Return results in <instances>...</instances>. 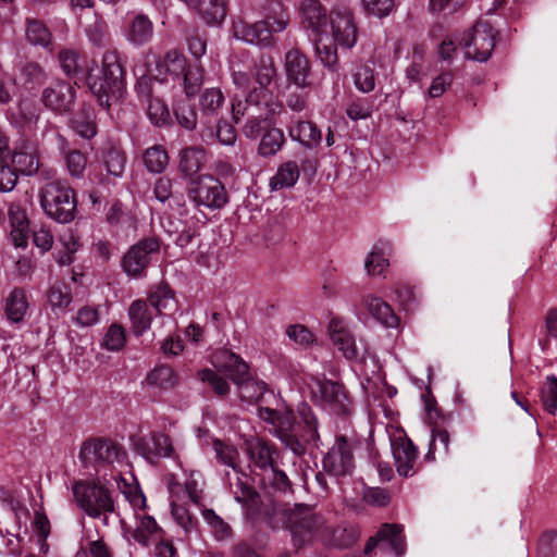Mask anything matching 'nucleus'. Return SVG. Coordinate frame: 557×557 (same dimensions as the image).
<instances>
[{
    "mask_svg": "<svg viewBox=\"0 0 557 557\" xmlns=\"http://www.w3.org/2000/svg\"><path fill=\"white\" fill-rule=\"evenodd\" d=\"M299 419L295 423L293 412L284 410L278 414V421L273 422L270 426V430L295 455H302L306 450V445L318 447L320 441L318 420L310 407L304 405L299 408Z\"/></svg>",
    "mask_w": 557,
    "mask_h": 557,
    "instance_id": "nucleus-1",
    "label": "nucleus"
},
{
    "mask_svg": "<svg viewBox=\"0 0 557 557\" xmlns=\"http://www.w3.org/2000/svg\"><path fill=\"white\" fill-rule=\"evenodd\" d=\"M286 527L293 543L301 548L313 543L346 544L348 541L335 540L329 532V524L322 515L305 504H295L284 510Z\"/></svg>",
    "mask_w": 557,
    "mask_h": 557,
    "instance_id": "nucleus-2",
    "label": "nucleus"
},
{
    "mask_svg": "<svg viewBox=\"0 0 557 557\" xmlns=\"http://www.w3.org/2000/svg\"><path fill=\"white\" fill-rule=\"evenodd\" d=\"M125 71L116 50H108L102 57V67H88L86 82L99 104L109 108L112 100L121 97Z\"/></svg>",
    "mask_w": 557,
    "mask_h": 557,
    "instance_id": "nucleus-3",
    "label": "nucleus"
},
{
    "mask_svg": "<svg viewBox=\"0 0 557 557\" xmlns=\"http://www.w3.org/2000/svg\"><path fill=\"white\" fill-rule=\"evenodd\" d=\"M39 202L44 213L59 222L70 223L76 213V195L65 182H49L39 191Z\"/></svg>",
    "mask_w": 557,
    "mask_h": 557,
    "instance_id": "nucleus-4",
    "label": "nucleus"
},
{
    "mask_svg": "<svg viewBox=\"0 0 557 557\" xmlns=\"http://www.w3.org/2000/svg\"><path fill=\"white\" fill-rule=\"evenodd\" d=\"M76 505L91 518L104 516L115 510V505L110 491L95 481H77L72 487Z\"/></svg>",
    "mask_w": 557,
    "mask_h": 557,
    "instance_id": "nucleus-5",
    "label": "nucleus"
},
{
    "mask_svg": "<svg viewBox=\"0 0 557 557\" xmlns=\"http://www.w3.org/2000/svg\"><path fill=\"white\" fill-rule=\"evenodd\" d=\"M246 403L255 406V414L267 425L277 422L282 412L275 407L280 403L278 396L268 384L258 377L251 376L246 370Z\"/></svg>",
    "mask_w": 557,
    "mask_h": 557,
    "instance_id": "nucleus-6",
    "label": "nucleus"
},
{
    "mask_svg": "<svg viewBox=\"0 0 557 557\" xmlns=\"http://www.w3.org/2000/svg\"><path fill=\"white\" fill-rule=\"evenodd\" d=\"M335 45L351 49L357 44L358 27L352 10L347 5H334L329 13L327 33Z\"/></svg>",
    "mask_w": 557,
    "mask_h": 557,
    "instance_id": "nucleus-7",
    "label": "nucleus"
},
{
    "mask_svg": "<svg viewBox=\"0 0 557 557\" xmlns=\"http://www.w3.org/2000/svg\"><path fill=\"white\" fill-rule=\"evenodd\" d=\"M467 59L484 62L495 47V32L487 22L476 23L458 42Z\"/></svg>",
    "mask_w": 557,
    "mask_h": 557,
    "instance_id": "nucleus-8",
    "label": "nucleus"
},
{
    "mask_svg": "<svg viewBox=\"0 0 557 557\" xmlns=\"http://www.w3.org/2000/svg\"><path fill=\"white\" fill-rule=\"evenodd\" d=\"M162 66L166 69L170 76L176 79L183 87L187 97H193L202 84L200 71L196 67H188L185 57L178 51L166 53Z\"/></svg>",
    "mask_w": 557,
    "mask_h": 557,
    "instance_id": "nucleus-9",
    "label": "nucleus"
},
{
    "mask_svg": "<svg viewBox=\"0 0 557 557\" xmlns=\"http://www.w3.org/2000/svg\"><path fill=\"white\" fill-rule=\"evenodd\" d=\"M275 16H269L264 21L256 22L246 27V42L256 46H269L274 33L283 32L288 23V14L281 3L275 4Z\"/></svg>",
    "mask_w": 557,
    "mask_h": 557,
    "instance_id": "nucleus-10",
    "label": "nucleus"
},
{
    "mask_svg": "<svg viewBox=\"0 0 557 557\" xmlns=\"http://www.w3.org/2000/svg\"><path fill=\"white\" fill-rule=\"evenodd\" d=\"M160 249V243L154 237H148L135 244L125 253L122 267L127 275L140 277L150 263L151 256Z\"/></svg>",
    "mask_w": 557,
    "mask_h": 557,
    "instance_id": "nucleus-11",
    "label": "nucleus"
},
{
    "mask_svg": "<svg viewBox=\"0 0 557 557\" xmlns=\"http://www.w3.org/2000/svg\"><path fill=\"white\" fill-rule=\"evenodd\" d=\"M213 447L219 461L232 470V472L227 471L225 473L226 480L230 487L233 490L235 499L238 503H243L244 482L242 481L239 454L237 449L233 445L226 444L220 440L214 441Z\"/></svg>",
    "mask_w": 557,
    "mask_h": 557,
    "instance_id": "nucleus-12",
    "label": "nucleus"
},
{
    "mask_svg": "<svg viewBox=\"0 0 557 557\" xmlns=\"http://www.w3.org/2000/svg\"><path fill=\"white\" fill-rule=\"evenodd\" d=\"M134 518L135 524L121 520L123 535L129 543L136 542L147 546L161 540L163 531L153 517L136 511Z\"/></svg>",
    "mask_w": 557,
    "mask_h": 557,
    "instance_id": "nucleus-13",
    "label": "nucleus"
},
{
    "mask_svg": "<svg viewBox=\"0 0 557 557\" xmlns=\"http://www.w3.org/2000/svg\"><path fill=\"white\" fill-rule=\"evenodd\" d=\"M189 197L197 206L207 208H221L226 202L224 187L210 175L201 176L193 183Z\"/></svg>",
    "mask_w": 557,
    "mask_h": 557,
    "instance_id": "nucleus-14",
    "label": "nucleus"
},
{
    "mask_svg": "<svg viewBox=\"0 0 557 557\" xmlns=\"http://www.w3.org/2000/svg\"><path fill=\"white\" fill-rule=\"evenodd\" d=\"M322 463L323 469L334 476L350 474L354 469L351 444L344 436L337 437L331 450L323 457Z\"/></svg>",
    "mask_w": 557,
    "mask_h": 557,
    "instance_id": "nucleus-15",
    "label": "nucleus"
},
{
    "mask_svg": "<svg viewBox=\"0 0 557 557\" xmlns=\"http://www.w3.org/2000/svg\"><path fill=\"white\" fill-rule=\"evenodd\" d=\"M330 339L334 347L347 359L358 361L362 359L356 345L355 336L341 318L334 317L327 325Z\"/></svg>",
    "mask_w": 557,
    "mask_h": 557,
    "instance_id": "nucleus-16",
    "label": "nucleus"
},
{
    "mask_svg": "<svg viewBox=\"0 0 557 557\" xmlns=\"http://www.w3.org/2000/svg\"><path fill=\"white\" fill-rule=\"evenodd\" d=\"M401 533L403 527L398 524H383L375 536L370 537L367 542L364 554L369 555L375 547L380 546L381 549H392L397 557H401L406 549Z\"/></svg>",
    "mask_w": 557,
    "mask_h": 557,
    "instance_id": "nucleus-17",
    "label": "nucleus"
},
{
    "mask_svg": "<svg viewBox=\"0 0 557 557\" xmlns=\"http://www.w3.org/2000/svg\"><path fill=\"white\" fill-rule=\"evenodd\" d=\"M136 451L147 460L154 458H171L174 456V447L170 437L160 432H151L140 436L134 442Z\"/></svg>",
    "mask_w": 557,
    "mask_h": 557,
    "instance_id": "nucleus-18",
    "label": "nucleus"
},
{
    "mask_svg": "<svg viewBox=\"0 0 557 557\" xmlns=\"http://www.w3.org/2000/svg\"><path fill=\"white\" fill-rule=\"evenodd\" d=\"M246 521L251 520L260 524H264L271 529H275L274 517L276 508L270 498H261V496L246 486Z\"/></svg>",
    "mask_w": 557,
    "mask_h": 557,
    "instance_id": "nucleus-19",
    "label": "nucleus"
},
{
    "mask_svg": "<svg viewBox=\"0 0 557 557\" xmlns=\"http://www.w3.org/2000/svg\"><path fill=\"white\" fill-rule=\"evenodd\" d=\"M329 15L318 0H304L300 5V24L313 37L326 36Z\"/></svg>",
    "mask_w": 557,
    "mask_h": 557,
    "instance_id": "nucleus-20",
    "label": "nucleus"
},
{
    "mask_svg": "<svg viewBox=\"0 0 557 557\" xmlns=\"http://www.w3.org/2000/svg\"><path fill=\"white\" fill-rule=\"evenodd\" d=\"M312 393L322 405L329 407L334 413L348 412V400L341 385L329 380H318Z\"/></svg>",
    "mask_w": 557,
    "mask_h": 557,
    "instance_id": "nucleus-21",
    "label": "nucleus"
},
{
    "mask_svg": "<svg viewBox=\"0 0 557 557\" xmlns=\"http://www.w3.org/2000/svg\"><path fill=\"white\" fill-rule=\"evenodd\" d=\"M177 384V376L170 366H157L150 370L141 382L143 387L153 396H160Z\"/></svg>",
    "mask_w": 557,
    "mask_h": 557,
    "instance_id": "nucleus-22",
    "label": "nucleus"
},
{
    "mask_svg": "<svg viewBox=\"0 0 557 557\" xmlns=\"http://www.w3.org/2000/svg\"><path fill=\"white\" fill-rule=\"evenodd\" d=\"M392 451L397 472L401 476L414 474L418 449L409 438L398 437L392 442Z\"/></svg>",
    "mask_w": 557,
    "mask_h": 557,
    "instance_id": "nucleus-23",
    "label": "nucleus"
},
{
    "mask_svg": "<svg viewBox=\"0 0 557 557\" xmlns=\"http://www.w3.org/2000/svg\"><path fill=\"white\" fill-rule=\"evenodd\" d=\"M361 306L383 326L394 329L399 325V318L395 314L391 305L383 298L373 294H366L361 297Z\"/></svg>",
    "mask_w": 557,
    "mask_h": 557,
    "instance_id": "nucleus-24",
    "label": "nucleus"
},
{
    "mask_svg": "<svg viewBox=\"0 0 557 557\" xmlns=\"http://www.w3.org/2000/svg\"><path fill=\"white\" fill-rule=\"evenodd\" d=\"M8 218L10 223V240L15 247H26L29 236V221L25 209L20 203L12 202L8 208Z\"/></svg>",
    "mask_w": 557,
    "mask_h": 557,
    "instance_id": "nucleus-25",
    "label": "nucleus"
},
{
    "mask_svg": "<svg viewBox=\"0 0 557 557\" xmlns=\"http://www.w3.org/2000/svg\"><path fill=\"white\" fill-rule=\"evenodd\" d=\"M124 35L132 46H145L150 42L153 37V23L147 15L136 13L128 18Z\"/></svg>",
    "mask_w": 557,
    "mask_h": 557,
    "instance_id": "nucleus-26",
    "label": "nucleus"
},
{
    "mask_svg": "<svg viewBox=\"0 0 557 557\" xmlns=\"http://www.w3.org/2000/svg\"><path fill=\"white\" fill-rule=\"evenodd\" d=\"M74 98L73 87L65 82H57L45 88L42 92L44 104L55 112L66 111Z\"/></svg>",
    "mask_w": 557,
    "mask_h": 557,
    "instance_id": "nucleus-27",
    "label": "nucleus"
},
{
    "mask_svg": "<svg viewBox=\"0 0 557 557\" xmlns=\"http://www.w3.org/2000/svg\"><path fill=\"white\" fill-rule=\"evenodd\" d=\"M285 70L287 79L298 87L309 85V61L298 49L289 50L285 55Z\"/></svg>",
    "mask_w": 557,
    "mask_h": 557,
    "instance_id": "nucleus-28",
    "label": "nucleus"
},
{
    "mask_svg": "<svg viewBox=\"0 0 557 557\" xmlns=\"http://www.w3.org/2000/svg\"><path fill=\"white\" fill-rule=\"evenodd\" d=\"M114 456L115 448L99 438L84 442L79 450V459L86 467L109 462Z\"/></svg>",
    "mask_w": 557,
    "mask_h": 557,
    "instance_id": "nucleus-29",
    "label": "nucleus"
},
{
    "mask_svg": "<svg viewBox=\"0 0 557 557\" xmlns=\"http://www.w3.org/2000/svg\"><path fill=\"white\" fill-rule=\"evenodd\" d=\"M149 305L158 315L171 320L172 314L178 309V304L173 290L166 285H159L148 296Z\"/></svg>",
    "mask_w": 557,
    "mask_h": 557,
    "instance_id": "nucleus-30",
    "label": "nucleus"
},
{
    "mask_svg": "<svg viewBox=\"0 0 557 557\" xmlns=\"http://www.w3.org/2000/svg\"><path fill=\"white\" fill-rule=\"evenodd\" d=\"M212 363L216 368L218 372H223L235 384H242V368L244 367V363L238 356L228 350H220L214 354Z\"/></svg>",
    "mask_w": 557,
    "mask_h": 557,
    "instance_id": "nucleus-31",
    "label": "nucleus"
},
{
    "mask_svg": "<svg viewBox=\"0 0 557 557\" xmlns=\"http://www.w3.org/2000/svg\"><path fill=\"white\" fill-rule=\"evenodd\" d=\"M288 134L295 141L307 148H314L321 141V131L310 121H296L288 126Z\"/></svg>",
    "mask_w": 557,
    "mask_h": 557,
    "instance_id": "nucleus-32",
    "label": "nucleus"
},
{
    "mask_svg": "<svg viewBox=\"0 0 557 557\" xmlns=\"http://www.w3.org/2000/svg\"><path fill=\"white\" fill-rule=\"evenodd\" d=\"M300 175L299 166L295 161L282 163L275 174L270 178L269 186L271 190H281L293 187Z\"/></svg>",
    "mask_w": 557,
    "mask_h": 557,
    "instance_id": "nucleus-33",
    "label": "nucleus"
},
{
    "mask_svg": "<svg viewBox=\"0 0 557 557\" xmlns=\"http://www.w3.org/2000/svg\"><path fill=\"white\" fill-rule=\"evenodd\" d=\"M391 245L387 242H379L375 244L366 259V271L369 275H382L389 265L387 255Z\"/></svg>",
    "mask_w": 557,
    "mask_h": 557,
    "instance_id": "nucleus-34",
    "label": "nucleus"
},
{
    "mask_svg": "<svg viewBox=\"0 0 557 557\" xmlns=\"http://www.w3.org/2000/svg\"><path fill=\"white\" fill-rule=\"evenodd\" d=\"M246 450L253 467L262 472L273 466V450L265 442L259 438L246 441Z\"/></svg>",
    "mask_w": 557,
    "mask_h": 557,
    "instance_id": "nucleus-35",
    "label": "nucleus"
},
{
    "mask_svg": "<svg viewBox=\"0 0 557 557\" xmlns=\"http://www.w3.org/2000/svg\"><path fill=\"white\" fill-rule=\"evenodd\" d=\"M28 307L25 290L16 287L11 290L5 299L7 318L13 323H18L25 318Z\"/></svg>",
    "mask_w": 557,
    "mask_h": 557,
    "instance_id": "nucleus-36",
    "label": "nucleus"
},
{
    "mask_svg": "<svg viewBox=\"0 0 557 557\" xmlns=\"http://www.w3.org/2000/svg\"><path fill=\"white\" fill-rule=\"evenodd\" d=\"M128 317L135 335L144 334L151 325L152 313L148 304L143 299H136L128 308Z\"/></svg>",
    "mask_w": 557,
    "mask_h": 557,
    "instance_id": "nucleus-37",
    "label": "nucleus"
},
{
    "mask_svg": "<svg viewBox=\"0 0 557 557\" xmlns=\"http://www.w3.org/2000/svg\"><path fill=\"white\" fill-rule=\"evenodd\" d=\"M206 162L205 150L200 147H188L180 154V171L191 176L198 173Z\"/></svg>",
    "mask_w": 557,
    "mask_h": 557,
    "instance_id": "nucleus-38",
    "label": "nucleus"
},
{
    "mask_svg": "<svg viewBox=\"0 0 557 557\" xmlns=\"http://www.w3.org/2000/svg\"><path fill=\"white\" fill-rule=\"evenodd\" d=\"M146 169L151 173H162L169 164V154L161 145H154L143 153Z\"/></svg>",
    "mask_w": 557,
    "mask_h": 557,
    "instance_id": "nucleus-39",
    "label": "nucleus"
},
{
    "mask_svg": "<svg viewBox=\"0 0 557 557\" xmlns=\"http://www.w3.org/2000/svg\"><path fill=\"white\" fill-rule=\"evenodd\" d=\"M251 75L261 88L269 86L276 76V69L270 55L262 54L255 61Z\"/></svg>",
    "mask_w": 557,
    "mask_h": 557,
    "instance_id": "nucleus-40",
    "label": "nucleus"
},
{
    "mask_svg": "<svg viewBox=\"0 0 557 557\" xmlns=\"http://www.w3.org/2000/svg\"><path fill=\"white\" fill-rule=\"evenodd\" d=\"M12 164L16 174L34 175L39 170V159L35 151L15 150Z\"/></svg>",
    "mask_w": 557,
    "mask_h": 557,
    "instance_id": "nucleus-41",
    "label": "nucleus"
},
{
    "mask_svg": "<svg viewBox=\"0 0 557 557\" xmlns=\"http://www.w3.org/2000/svg\"><path fill=\"white\" fill-rule=\"evenodd\" d=\"M284 143V133L280 128H271L262 135L258 152L263 157L274 156L282 149Z\"/></svg>",
    "mask_w": 557,
    "mask_h": 557,
    "instance_id": "nucleus-42",
    "label": "nucleus"
},
{
    "mask_svg": "<svg viewBox=\"0 0 557 557\" xmlns=\"http://www.w3.org/2000/svg\"><path fill=\"white\" fill-rule=\"evenodd\" d=\"M355 87L363 94H369L375 88V72L373 64L366 63L356 67L352 73Z\"/></svg>",
    "mask_w": 557,
    "mask_h": 557,
    "instance_id": "nucleus-43",
    "label": "nucleus"
},
{
    "mask_svg": "<svg viewBox=\"0 0 557 557\" xmlns=\"http://www.w3.org/2000/svg\"><path fill=\"white\" fill-rule=\"evenodd\" d=\"M161 226L169 234L175 236L174 243L180 247L187 246L195 236V232L186 228L181 222H174L171 218L161 219Z\"/></svg>",
    "mask_w": 557,
    "mask_h": 557,
    "instance_id": "nucleus-44",
    "label": "nucleus"
},
{
    "mask_svg": "<svg viewBox=\"0 0 557 557\" xmlns=\"http://www.w3.org/2000/svg\"><path fill=\"white\" fill-rule=\"evenodd\" d=\"M224 102V96L219 88H208L200 96L199 107L203 115L214 116Z\"/></svg>",
    "mask_w": 557,
    "mask_h": 557,
    "instance_id": "nucleus-45",
    "label": "nucleus"
},
{
    "mask_svg": "<svg viewBox=\"0 0 557 557\" xmlns=\"http://www.w3.org/2000/svg\"><path fill=\"white\" fill-rule=\"evenodd\" d=\"M236 137L235 128L226 122L220 123L218 125L216 132H214L212 128H206L201 132V138L206 143H213L216 139L225 146L233 145L236 140Z\"/></svg>",
    "mask_w": 557,
    "mask_h": 557,
    "instance_id": "nucleus-46",
    "label": "nucleus"
},
{
    "mask_svg": "<svg viewBox=\"0 0 557 557\" xmlns=\"http://www.w3.org/2000/svg\"><path fill=\"white\" fill-rule=\"evenodd\" d=\"M337 45L330 44L325 45L323 42V36L314 37V48L318 58L320 61L330 69L331 71H336L338 67V55H337Z\"/></svg>",
    "mask_w": 557,
    "mask_h": 557,
    "instance_id": "nucleus-47",
    "label": "nucleus"
},
{
    "mask_svg": "<svg viewBox=\"0 0 557 557\" xmlns=\"http://www.w3.org/2000/svg\"><path fill=\"white\" fill-rule=\"evenodd\" d=\"M193 8L199 11L208 24H220L225 16L224 5L218 0H201L199 5Z\"/></svg>",
    "mask_w": 557,
    "mask_h": 557,
    "instance_id": "nucleus-48",
    "label": "nucleus"
},
{
    "mask_svg": "<svg viewBox=\"0 0 557 557\" xmlns=\"http://www.w3.org/2000/svg\"><path fill=\"white\" fill-rule=\"evenodd\" d=\"M26 39L32 45L46 48L51 44V33L41 22L29 21L26 27Z\"/></svg>",
    "mask_w": 557,
    "mask_h": 557,
    "instance_id": "nucleus-49",
    "label": "nucleus"
},
{
    "mask_svg": "<svg viewBox=\"0 0 557 557\" xmlns=\"http://www.w3.org/2000/svg\"><path fill=\"white\" fill-rule=\"evenodd\" d=\"M201 515L203 520L210 527L215 540L223 541L230 536V527L212 509L205 508L201 510Z\"/></svg>",
    "mask_w": 557,
    "mask_h": 557,
    "instance_id": "nucleus-50",
    "label": "nucleus"
},
{
    "mask_svg": "<svg viewBox=\"0 0 557 557\" xmlns=\"http://www.w3.org/2000/svg\"><path fill=\"white\" fill-rule=\"evenodd\" d=\"M449 433L446 430H433L429 449L428 453L425 454V459L431 461L435 460L436 451L446 455L449 449Z\"/></svg>",
    "mask_w": 557,
    "mask_h": 557,
    "instance_id": "nucleus-51",
    "label": "nucleus"
},
{
    "mask_svg": "<svg viewBox=\"0 0 557 557\" xmlns=\"http://www.w3.org/2000/svg\"><path fill=\"white\" fill-rule=\"evenodd\" d=\"M71 301L72 296L65 284L57 283L48 292V302L53 310H64Z\"/></svg>",
    "mask_w": 557,
    "mask_h": 557,
    "instance_id": "nucleus-52",
    "label": "nucleus"
},
{
    "mask_svg": "<svg viewBox=\"0 0 557 557\" xmlns=\"http://www.w3.org/2000/svg\"><path fill=\"white\" fill-rule=\"evenodd\" d=\"M117 487L123 493L135 510H143L146 507V497L137 485L127 484L125 479L116 480Z\"/></svg>",
    "mask_w": 557,
    "mask_h": 557,
    "instance_id": "nucleus-53",
    "label": "nucleus"
},
{
    "mask_svg": "<svg viewBox=\"0 0 557 557\" xmlns=\"http://www.w3.org/2000/svg\"><path fill=\"white\" fill-rule=\"evenodd\" d=\"M171 513L176 523L185 532H190L194 530L195 523L188 509L185 507V505L180 504V498L175 495H173L171 502Z\"/></svg>",
    "mask_w": 557,
    "mask_h": 557,
    "instance_id": "nucleus-54",
    "label": "nucleus"
},
{
    "mask_svg": "<svg viewBox=\"0 0 557 557\" xmlns=\"http://www.w3.org/2000/svg\"><path fill=\"white\" fill-rule=\"evenodd\" d=\"M126 343L125 330L120 324H112L103 336V347L111 351L121 350Z\"/></svg>",
    "mask_w": 557,
    "mask_h": 557,
    "instance_id": "nucleus-55",
    "label": "nucleus"
},
{
    "mask_svg": "<svg viewBox=\"0 0 557 557\" xmlns=\"http://www.w3.org/2000/svg\"><path fill=\"white\" fill-rule=\"evenodd\" d=\"M542 404L548 413L557 414V377L554 375L546 377V384L542 389Z\"/></svg>",
    "mask_w": 557,
    "mask_h": 557,
    "instance_id": "nucleus-56",
    "label": "nucleus"
},
{
    "mask_svg": "<svg viewBox=\"0 0 557 557\" xmlns=\"http://www.w3.org/2000/svg\"><path fill=\"white\" fill-rule=\"evenodd\" d=\"M363 10L375 17L388 16L396 8L395 0H361Z\"/></svg>",
    "mask_w": 557,
    "mask_h": 557,
    "instance_id": "nucleus-57",
    "label": "nucleus"
},
{
    "mask_svg": "<svg viewBox=\"0 0 557 557\" xmlns=\"http://www.w3.org/2000/svg\"><path fill=\"white\" fill-rule=\"evenodd\" d=\"M287 337L295 344L308 347L315 342L314 334L302 324H292L285 330Z\"/></svg>",
    "mask_w": 557,
    "mask_h": 557,
    "instance_id": "nucleus-58",
    "label": "nucleus"
},
{
    "mask_svg": "<svg viewBox=\"0 0 557 557\" xmlns=\"http://www.w3.org/2000/svg\"><path fill=\"white\" fill-rule=\"evenodd\" d=\"M148 116L156 126H164L170 121V112L166 104L160 99H151L148 104Z\"/></svg>",
    "mask_w": 557,
    "mask_h": 557,
    "instance_id": "nucleus-59",
    "label": "nucleus"
},
{
    "mask_svg": "<svg viewBox=\"0 0 557 557\" xmlns=\"http://www.w3.org/2000/svg\"><path fill=\"white\" fill-rule=\"evenodd\" d=\"M66 170L73 177H83L87 158L79 150H71L64 157Z\"/></svg>",
    "mask_w": 557,
    "mask_h": 557,
    "instance_id": "nucleus-60",
    "label": "nucleus"
},
{
    "mask_svg": "<svg viewBox=\"0 0 557 557\" xmlns=\"http://www.w3.org/2000/svg\"><path fill=\"white\" fill-rule=\"evenodd\" d=\"M125 156L117 149H110L104 157L107 172L114 177H120L125 169Z\"/></svg>",
    "mask_w": 557,
    "mask_h": 557,
    "instance_id": "nucleus-61",
    "label": "nucleus"
},
{
    "mask_svg": "<svg viewBox=\"0 0 557 557\" xmlns=\"http://www.w3.org/2000/svg\"><path fill=\"white\" fill-rule=\"evenodd\" d=\"M173 110L176 116V121L182 127L188 131H191L196 127L197 115L190 104L177 103L174 106Z\"/></svg>",
    "mask_w": 557,
    "mask_h": 557,
    "instance_id": "nucleus-62",
    "label": "nucleus"
},
{
    "mask_svg": "<svg viewBox=\"0 0 557 557\" xmlns=\"http://www.w3.org/2000/svg\"><path fill=\"white\" fill-rule=\"evenodd\" d=\"M46 74L39 64L34 62L26 63L22 69V79L25 85L34 87L44 83Z\"/></svg>",
    "mask_w": 557,
    "mask_h": 557,
    "instance_id": "nucleus-63",
    "label": "nucleus"
},
{
    "mask_svg": "<svg viewBox=\"0 0 557 557\" xmlns=\"http://www.w3.org/2000/svg\"><path fill=\"white\" fill-rule=\"evenodd\" d=\"M199 377L202 382L209 383L218 395H224L228 391L227 382L211 369L200 371Z\"/></svg>",
    "mask_w": 557,
    "mask_h": 557,
    "instance_id": "nucleus-64",
    "label": "nucleus"
}]
</instances>
